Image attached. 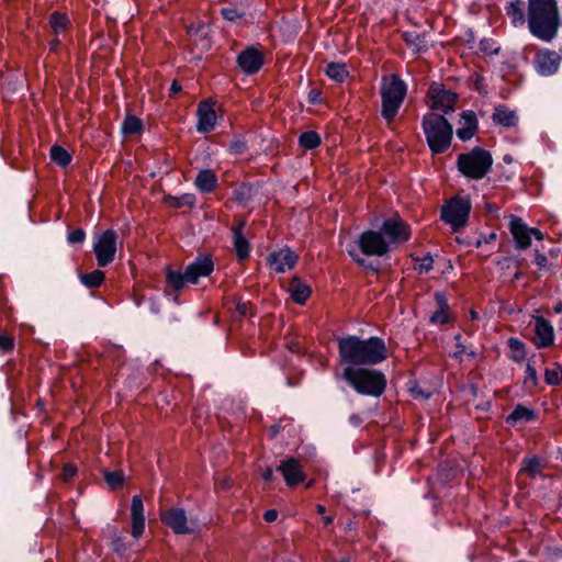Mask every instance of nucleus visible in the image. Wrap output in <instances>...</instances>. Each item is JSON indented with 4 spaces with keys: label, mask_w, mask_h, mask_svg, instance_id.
<instances>
[{
    "label": "nucleus",
    "mask_w": 562,
    "mask_h": 562,
    "mask_svg": "<svg viewBox=\"0 0 562 562\" xmlns=\"http://www.w3.org/2000/svg\"><path fill=\"white\" fill-rule=\"evenodd\" d=\"M493 157L490 151L475 147L458 157V169L467 178L483 179L491 170Z\"/></svg>",
    "instance_id": "6"
},
{
    "label": "nucleus",
    "mask_w": 562,
    "mask_h": 562,
    "mask_svg": "<svg viewBox=\"0 0 562 562\" xmlns=\"http://www.w3.org/2000/svg\"><path fill=\"white\" fill-rule=\"evenodd\" d=\"M535 334V342L539 348L548 347L553 342V327L543 317H536Z\"/></svg>",
    "instance_id": "21"
},
{
    "label": "nucleus",
    "mask_w": 562,
    "mask_h": 562,
    "mask_svg": "<svg viewBox=\"0 0 562 562\" xmlns=\"http://www.w3.org/2000/svg\"><path fill=\"white\" fill-rule=\"evenodd\" d=\"M316 510H317V513H319V514H324V513H325V507H324L323 505H317V506H316Z\"/></svg>",
    "instance_id": "64"
},
{
    "label": "nucleus",
    "mask_w": 562,
    "mask_h": 562,
    "mask_svg": "<svg viewBox=\"0 0 562 562\" xmlns=\"http://www.w3.org/2000/svg\"><path fill=\"white\" fill-rule=\"evenodd\" d=\"M80 279L86 286L97 288L104 280V272L101 270H94L90 273L82 274Z\"/></svg>",
    "instance_id": "34"
},
{
    "label": "nucleus",
    "mask_w": 562,
    "mask_h": 562,
    "mask_svg": "<svg viewBox=\"0 0 562 562\" xmlns=\"http://www.w3.org/2000/svg\"><path fill=\"white\" fill-rule=\"evenodd\" d=\"M262 477L265 481L267 482H270L272 481L273 479V472H272V469L271 468H267L263 473H262Z\"/></svg>",
    "instance_id": "56"
},
{
    "label": "nucleus",
    "mask_w": 562,
    "mask_h": 562,
    "mask_svg": "<svg viewBox=\"0 0 562 562\" xmlns=\"http://www.w3.org/2000/svg\"><path fill=\"white\" fill-rule=\"evenodd\" d=\"M236 308H237V311H238V313H239V314H241V315H246V314H247V308H248V306H247V304H246V303H240V302H239V303L237 304V307H236Z\"/></svg>",
    "instance_id": "57"
},
{
    "label": "nucleus",
    "mask_w": 562,
    "mask_h": 562,
    "mask_svg": "<svg viewBox=\"0 0 562 562\" xmlns=\"http://www.w3.org/2000/svg\"><path fill=\"white\" fill-rule=\"evenodd\" d=\"M432 263H434L432 257L430 255H426L418 262L419 272H428L432 268Z\"/></svg>",
    "instance_id": "45"
},
{
    "label": "nucleus",
    "mask_w": 562,
    "mask_h": 562,
    "mask_svg": "<svg viewBox=\"0 0 562 562\" xmlns=\"http://www.w3.org/2000/svg\"><path fill=\"white\" fill-rule=\"evenodd\" d=\"M342 378L360 394L378 397L386 386L385 375L375 370L346 367Z\"/></svg>",
    "instance_id": "3"
},
{
    "label": "nucleus",
    "mask_w": 562,
    "mask_h": 562,
    "mask_svg": "<svg viewBox=\"0 0 562 562\" xmlns=\"http://www.w3.org/2000/svg\"><path fill=\"white\" fill-rule=\"evenodd\" d=\"M462 120L464 121L465 126H476V117L472 111L464 112L462 114Z\"/></svg>",
    "instance_id": "49"
},
{
    "label": "nucleus",
    "mask_w": 562,
    "mask_h": 562,
    "mask_svg": "<svg viewBox=\"0 0 562 562\" xmlns=\"http://www.w3.org/2000/svg\"><path fill=\"white\" fill-rule=\"evenodd\" d=\"M535 262L537 266L539 267H546L547 265V257L542 254H540L539 251H536V255H535Z\"/></svg>",
    "instance_id": "53"
},
{
    "label": "nucleus",
    "mask_w": 562,
    "mask_h": 562,
    "mask_svg": "<svg viewBox=\"0 0 562 562\" xmlns=\"http://www.w3.org/2000/svg\"><path fill=\"white\" fill-rule=\"evenodd\" d=\"M429 105L434 110H440L445 113L454 110L457 95L450 90L445 89L440 83H432L428 90Z\"/></svg>",
    "instance_id": "12"
},
{
    "label": "nucleus",
    "mask_w": 562,
    "mask_h": 562,
    "mask_svg": "<svg viewBox=\"0 0 562 562\" xmlns=\"http://www.w3.org/2000/svg\"><path fill=\"white\" fill-rule=\"evenodd\" d=\"M288 291L297 304H304L312 293L311 288L297 277L291 280Z\"/></svg>",
    "instance_id": "22"
},
{
    "label": "nucleus",
    "mask_w": 562,
    "mask_h": 562,
    "mask_svg": "<svg viewBox=\"0 0 562 562\" xmlns=\"http://www.w3.org/2000/svg\"><path fill=\"white\" fill-rule=\"evenodd\" d=\"M104 480L110 488L115 490L123 485L124 474L122 471H104Z\"/></svg>",
    "instance_id": "38"
},
{
    "label": "nucleus",
    "mask_w": 562,
    "mask_h": 562,
    "mask_svg": "<svg viewBox=\"0 0 562 562\" xmlns=\"http://www.w3.org/2000/svg\"><path fill=\"white\" fill-rule=\"evenodd\" d=\"M277 471L281 472L288 486H294L305 477L301 464L294 458H290L280 463Z\"/></svg>",
    "instance_id": "17"
},
{
    "label": "nucleus",
    "mask_w": 562,
    "mask_h": 562,
    "mask_svg": "<svg viewBox=\"0 0 562 562\" xmlns=\"http://www.w3.org/2000/svg\"><path fill=\"white\" fill-rule=\"evenodd\" d=\"M265 519L269 522H272L274 520H277L278 518V512L276 509H268L265 515H263Z\"/></svg>",
    "instance_id": "54"
},
{
    "label": "nucleus",
    "mask_w": 562,
    "mask_h": 562,
    "mask_svg": "<svg viewBox=\"0 0 562 562\" xmlns=\"http://www.w3.org/2000/svg\"><path fill=\"white\" fill-rule=\"evenodd\" d=\"M161 521L177 535H190L196 529V521L189 519L182 508H169L160 513Z\"/></svg>",
    "instance_id": "9"
},
{
    "label": "nucleus",
    "mask_w": 562,
    "mask_h": 562,
    "mask_svg": "<svg viewBox=\"0 0 562 562\" xmlns=\"http://www.w3.org/2000/svg\"><path fill=\"white\" fill-rule=\"evenodd\" d=\"M339 356L348 366H372L387 358V348L379 337L360 339L347 336L338 339Z\"/></svg>",
    "instance_id": "1"
},
{
    "label": "nucleus",
    "mask_w": 562,
    "mask_h": 562,
    "mask_svg": "<svg viewBox=\"0 0 562 562\" xmlns=\"http://www.w3.org/2000/svg\"><path fill=\"white\" fill-rule=\"evenodd\" d=\"M237 63L244 72L254 74L261 68L263 57L258 49L248 47L238 55Z\"/></svg>",
    "instance_id": "16"
},
{
    "label": "nucleus",
    "mask_w": 562,
    "mask_h": 562,
    "mask_svg": "<svg viewBox=\"0 0 562 562\" xmlns=\"http://www.w3.org/2000/svg\"><path fill=\"white\" fill-rule=\"evenodd\" d=\"M467 355H468L469 357L475 358V357L477 356V352H476V350H474V349H470V350L468 349Z\"/></svg>",
    "instance_id": "62"
},
{
    "label": "nucleus",
    "mask_w": 562,
    "mask_h": 562,
    "mask_svg": "<svg viewBox=\"0 0 562 562\" xmlns=\"http://www.w3.org/2000/svg\"><path fill=\"white\" fill-rule=\"evenodd\" d=\"M50 159L55 164H57L61 167H66L71 161V155L64 147H61L59 145H54L50 148Z\"/></svg>",
    "instance_id": "27"
},
{
    "label": "nucleus",
    "mask_w": 562,
    "mask_h": 562,
    "mask_svg": "<svg viewBox=\"0 0 562 562\" xmlns=\"http://www.w3.org/2000/svg\"><path fill=\"white\" fill-rule=\"evenodd\" d=\"M509 231L518 249H527L531 245L530 228L521 218L512 215L509 222Z\"/></svg>",
    "instance_id": "18"
},
{
    "label": "nucleus",
    "mask_w": 562,
    "mask_h": 562,
    "mask_svg": "<svg viewBox=\"0 0 562 562\" xmlns=\"http://www.w3.org/2000/svg\"><path fill=\"white\" fill-rule=\"evenodd\" d=\"M121 130L124 135L139 134L143 130V123L137 116L128 114L123 121Z\"/></svg>",
    "instance_id": "26"
},
{
    "label": "nucleus",
    "mask_w": 562,
    "mask_h": 562,
    "mask_svg": "<svg viewBox=\"0 0 562 562\" xmlns=\"http://www.w3.org/2000/svg\"><path fill=\"white\" fill-rule=\"evenodd\" d=\"M116 239L117 235L112 229H108L97 237L93 245V251L100 267H105L114 260L116 252Z\"/></svg>",
    "instance_id": "10"
},
{
    "label": "nucleus",
    "mask_w": 562,
    "mask_h": 562,
    "mask_svg": "<svg viewBox=\"0 0 562 562\" xmlns=\"http://www.w3.org/2000/svg\"><path fill=\"white\" fill-rule=\"evenodd\" d=\"M68 23V18L60 12H54L50 15L49 24L56 34H59L60 32L66 30Z\"/></svg>",
    "instance_id": "36"
},
{
    "label": "nucleus",
    "mask_w": 562,
    "mask_h": 562,
    "mask_svg": "<svg viewBox=\"0 0 562 562\" xmlns=\"http://www.w3.org/2000/svg\"><path fill=\"white\" fill-rule=\"evenodd\" d=\"M194 183L200 191L210 192L216 183V176L211 170H201L198 173Z\"/></svg>",
    "instance_id": "24"
},
{
    "label": "nucleus",
    "mask_w": 562,
    "mask_h": 562,
    "mask_svg": "<svg viewBox=\"0 0 562 562\" xmlns=\"http://www.w3.org/2000/svg\"><path fill=\"white\" fill-rule=\"evenodd\" d=\"M436 301L438 302L439 308L431 315L430 322L434 324H445L448 322L449 316L443 295L437 293Z\"/></svg>",
    "instance_id": "28"
},
{
    "label": "nucleus",
    "mask_w": 562,
    "mask_h": 562,
    "mask_svg": "<svg viewBox=\"0 0 562 562\" xmlns=\"http://www.w3.org/2000/svg\"><path fill=\"white\" fill-rule=\"evenodd\" d=\"M521 4V1L517 0L515 2H510L507 7V14L512 18V22L515 25L524 23Z\"/></svg>",
    "instance_id": "37"
},
{
    "label": "nucleus",
    "mask_w": 562,
    "mask_h": 562,
    "mask_svg": "<svg viewBox=\"0 0 562 562\" xmlns=\"http://www.w3.org/2000/svg\"><path fill=\"white\" fill-rule=\"evenodd\" d=\"M409 392L415 398L427 400L430 397L431 392L424 391L419 385L414 384L409 387Z\"/></svg>",
    "instance_id": "43"
},
{
    "label": "nucleus",
    "mask_w": 562,
    "mask_h": 562,
    "mask_svg": "<svg viewBox=\"0 0 562 562\" xmlns=\"http://www.w3.org/2000/svg\"><path fill=\"white\" fill-rule=\"evenodd\" d=\"M535 418V413L525 406H517L507 417V422L515 424L517 422H528Z\"/></svg>",
    "instance_id": "29"
},
{
    "label": "nucleus",
    "mask_w": 562,
    "mask_h": 562,
    "mask_svg": "<svg viewBox=\"0 0 562 562\" xmlns=\"http://www.w3.org/2000/svg\"><path fill=\"white\" fill-rule=\"evenodd\" d=\"M542 469L541 462L538 458H530L524 461L521 471L530 476H535Z\"/></svg>",
    "instance_id": "39"
},
{
    "label": "nucleus",
    "mask_w": 562,
    "mask_h": 562,
    "mask_svg": "<svg viewBox=\"0 0 562 562\" xmlns=\"http://www.w3.org/2000/svg\"><path fill=\"white\" fill-rule=\"evenodd\" d=\"M349 255L355 259V261L361 266L364 265V259L363 258H360V257H356L355 254H353V250L349 249L348 250Z\"/></svg>",
    "instance_id": "59"
},
{
    "label": "nucleus",
    "mask_w": 562,
    "mask_h": 562,
    "mask_svg": "<svg viewBox=\"0 0 562 562\" xmlns=\"http://www.w3.org/2000/svg\"><path fill=\"white\" fill-rule=\"evenodd\" d=\"M381 232L389 237L391 244L405 241L409 237L408 227L398 217L384 221Z\"/></svg>",
    "instance_id": "13"
},
{
    "label": "nucleus",
    "mask_w": 562,
    "mask_h": 562,
    "mask_svg": "<svg viewBox=\"0 0 562 562\" xmlns=\"http://www.w3.org/2000/svg\"><path fill=\"white\" fill-rule=\"evenodd\" d=\"M361 251L367 256H384L389 252V243L383 238L382 232L367 231L358 239Z\"/></svg>",
    "instance_id": "11"
},
{
    "label": "nucleus",
    "mask_w": 562,
    "mask_h": 562,
    "mask_svg": "<svg viewBox=\"0 0 562 562\" xmlns=\"http://www.w3.org/2000/svg\"><path fill=\"white\" fill-rule=\"evenodd\" d=\"M296 261L297 255L288 247L273 251L268 257V263L277 272H284L286 269H292Z\"/></svg>",
    "instance_id": "14"
},
{
    "label": "nucleus",
    "mask_w": 562,
    "mask_h": 562,
    "mask_svg": "<svg viewBox=\"0 0 562 562\" xmlns=\"http://www.w3.org/2000/svg\"><path fill=\"white\" fill-rule=\"evenodd\" d=\"M299 142L302 147L313 149L321 144V138L316 132L308 131L301 134Z\"/></svg>",
    "instance_id": "33"
},
{
    "label": "nucleus",
    "mask_w": 562,
    "mask_h": 562,
    "mask_svg": "<svg viewBox=\"0 0 562 562\" xmlns=\"http://www.w3.org/2000/svg\"><path fill=\"white\" fill-rule=\"evenodd\" d=\"M508 346L512 351L510 358L514 361L521 362L526 358L525 346L520 340L516 338H510L508 340Z\"/></svg>",
    "instance_id": "32"
},
{
    "label": "nucleus",
    "mask_w": 562,
    "mask_h": 562,
    "mask_svg": "<svg viewBox=\"0 0 562 562\" xmlns=\"http://www.w3.org/2000/svg\"><path fill=\"white\" fill-rule=\"evenodd\" d=\"M326 74L329 78L338 82L342 81L348 76L346 66L339 63L328 64L326 67Z\"/></svg>",
    "instance_id": "31"
},
{
    "label": "nucleus",
    "mask_w": 562,
    "mask_h": 562,
    "mask_svg": "<svg viewBox=\"0 0 562 562\" xmlns=\"http://www.w3.org/2000/svg\"><path fill=\"white\" fill-rule=\"evenodd\" d=\"M424 133L430 149L435 154L446 151L452 139V126L436 113H428L423 121Z\"/></svg>",
    "instance_id": "4"
},
{
    "label": "nucleus",
    "mask_w": 562,
    "mask_h": 562,
    "mask_svg": "<svg viewBox=\"0 0 562 562\" xmlns=\"http://www.w3.org/2000/svg\"><path fill=\"white\" fill-rule=\"evenodd\" d=\"M471 211L469 199L456 196L441 209V218L449 224L453 231L464 227Z\"/></svg>",
    "instance_id": "8"
},
{
    "label": "nucleus",
    "mask_w": 562,
    "mask_h": 562,
    "mask_svg": "<svg viewBox=\"0 0 562 562\" xmlns=\"http://www.w3.org/2000/svg\"><path fill=\"white\" fill-rule=\"evenodd\" d=\"M553 311L558 314L562 313V302H557L553 306Z\"/></svg>",
    "instance_id": "61"
},
{
    "label": "nucleus",
    "mask_w": 562,
    "mask_h": 562,
    "mask_svg": "<svg viewBox=\"0 0 562 562\" xmlns=\"http://www.w3.org/2000/svg\"><path fill=\"white\" fill-rule=\"evenodd\" d=\"M222 15L227 21H235L237 20L240 14L233 8H225L222 10Z\"/></svg>",
    "instance_id": "48"
},
{
    "label": "nucleus",
    "mask_w": 562,
    "mask_h": 562,
    "mask_svg": "<svg viewBox=\"0 0 562 562\" xmlns=\"http://www.w3.org/2000/svg\"><path fill=\"white\" fill-rule=\"evenodd\" d=\"M546 381L549 384H559L562 381V371L560 368L546 371Z\"/></svg>",
    "instance_id": "41"
},
{
    "label": "nucleus",
    "mask_w": 562,
    "mask_h": 562,
    "mask_svg": "<svg viewBox=\"0 0 562 562\" xmlns=\"http://www.w3.org/2000/svg\"><path fill=\"white\" fill-rule=\"evenodd\" d=\"M189 33L191 36L200 37L201 40L206 38L207 31L204 25H199L196 27H190Z\"/></svg>",
    "instance_id": "47"
},
{
    "label": "nucleus",
    "mask_w": 562,
    "mask_h": 562,
    "mask_svg": "<svg viewBox=\"0 0 562 562\" xmlns=\"http://www.w3.org/2000/svg\"><path fill=\"white\" fill-rule=\"evenodd\" d=\"M560 64V56L554 52H539L536 57V67L540 75L549 76L554 74Z\"/></svg>",
    "instance_id": "20"
},
{
    "label": "nucleus",
    "mask_w": 562,
    "mask_h": 562,
    "mask_svg": "<svg viewBox=\"0 0 562 562\" xmlns=\"http://www.w3.org/2000/svg\"><path fill=\"white\" fill-rule=\"evenodd\" d=\"M214 103L211 100L202 101L198 106V125L196 130L200 133H207L212 131L216 123V112L213 108Z\"/></svg>",
    "instance_id": "15"
},
{
    "label": "nucleus",
    "mask_w": 562,
    "mask_h": 562,
    "mask_svg": "<svg viewBox=\"0 0 562 562\" xmlns=\"http://www.w3.org/2000/svg\"><path fill=\"white\" fill-rule=\"evenodd\" d=\"M214 269L213 261L210 257H200L192 263H190L186 271H168L167 280L170 286L176 290H180L186 282L196 283L201 277H207Z\"/></svg>",
    "instance_id": "7"
},
{
    "label": "nucleus",
    "mask_w": 562,
    "mask_h": 562,
    "mask_svg": "<svg viewBox=\"0 0 562 562\" xmlns=\"http://www.w3.org/2000/svg\"><path fill=\"white\" fill-rule=\"evenodd\" d=\"M533 235L536 239H543V234L537 228H530V236Z\"/></svg>",
    "instance_id": "58"
},
{
    "label": "nucleus",
    "mask_w": 562,
    "mask_h": 562,
    "mask_svg": "<svg viewBox=\"0 0 562 562\" xmlns=\"http://www.w3.org/2000/svg\"><path fill=\"white\" fill-rule=\"evenodd\" d=\"M529 29L542 40H551L559 25L558 9L554 0H529Z\"/></svg>",
    "instance_id": "2"
},
{
    "label": "nucleus",
    "mask_w": 562,
    "mask_h": 562,
    "mask_svg": "<svg viewBox=\"0 0 562 562\" xmlns=\"http://www.w3.org/2000/svg\"><path fill=\"white\" fill-rule=\"evenodd\" d=\"M76 467L72 465V464H66L64 468H63V480L67 481L69 480L70 477H72L75 474H76Z\"/></svg>",
    "instance_id": "50"
},
{
    "label": "nucleus",
    "mask_w": 562,
    "mask_h": 562,
    "mask_svg": "<svg viewBox=\"0 0 562 562\" xmlns=\"http://www.w3.org/2000/svg\"><path fill=\"white\" fill-rule=\"evenodd\" d=\"M244 223H239L237 226H234L232 228L233 232V238H234V247L237 252V256L240 260L246 259L249 256L250 246L247 241V239L243 236Z\"/></svg>",
    "instance_id": "23"
},
{
    "label": "nucleus",
    "mask_w": 562,
    "mask_h": 562,
    "mask_svg": "<svg viewBox=\"0 0 562 562\" xmlns=\"http://www.w3.org/2000/svg\"><path fill=\"white\" fill-rule=\"evenodd\" d=\"M406 94V85L397 75L383 77L381 86L382 116L391 122L396 116Z\"/></svg>",
    "instance_id": "5"
},
{
    "label": "nucleus",
    "mask_w": 562,
    "mask_h": 562,
    "mask_svg": "<svg viewBox=\"0 0 562 562\" xmlns=\"http://www.w3.org/2000/svg\"><path fill=\"white\" fill-rule=\"evenodd\" d=\"M493 120L503 126H513L517 122V116L514 111L499 106L495 109Z\"/></svg>",
    "instance_id": "25"
},
{
    "label": "nucleus",
    "mask_w": 562,
    "mask_h": 562,
    "mask_svg": "<svg viewBox=\"0 0 562 562\" xmlns=\"http://www.w3.org/2000/svg\"><path fill=\"white\" fill-rule=\"evenodd\" d=\"M215 484H216V486H220L222 488H227L231 486V481H229L228 476L217 475L215 477Z\"/></svg>",
    "instance_id": "52"
},
{
    "label": "nucleus",
    "mask_w": 562,
    "mask_h": 562,
    "mask_svg": "<svg viewBox=\"0 0 562 562\" xmlns=\"http://www.w3.org/2000/svg\"><path fill=\"white\" fill-rule=\"evenodd\" d=\"M350 422H351L352 424L357 425V424H359V422H360V420H359V417H358V416H355V415H353V416H351V417H350Z\"/></svg>",
    "instance_id": "63"
},
{
    "label": "nucleus",
    "mask_w": 562,
    "mask_h": 562,
    "mask_svg": "<svg viewBox=\"0 0 562 562\" xmlns=\"http://www.w3.org/2000/svg\"><path fill=\"white\" fill-rule=\"evenodd\" d=\"M165 203L171 207H181L183 205L192 206L194 203V196L192 194H183L180 198L166 195Z\"/></svg>",
    "instance_id": "35"
},
{
    "label": "nucleus",
    "mask_w": 562,
    "mask_h": 562,
    "mask_svg": "<svg viewBox=\"0 0 562 562\" xmlns=\"http://www.w3.org/2000/svg\"><path fill=\"white\" fill-rule=\"evenodd\" d=\"M232 149L234 150L235 154H241L245 149V144L241 142L235 143L232 146Z\"/></svg>",
    "instance_id": "55"
},
{
    "label": "nucleus",
    "mask_w": 562,
    "mask_h": 562,
    "mask_svg": "<svg viewBox=\"0 0 562 562\" xmlns=\"http://www.w3.org/2000/svg\"><path fill=\"white\" fill-rule=\"evenodd\" d=\"M456 351L452 353V357L462 361V356L468 352V347L460 341V335L456 336Z\"/></svg>",
    "instance_id": "42"
},
{
    "label": "nucleus",
    "mask_w": 562,
    "mask_h": 562,
    "mask_svg": "<svg viewBox=\"0 0 562 562\" xmlns=\"http://www.w3.org/2000/svg\"><path fill=\"white\" fill-rule=\"evenodd\" d=\"M533 361L529 360L526 368L525 383L531 386L537 385V371L533 367Z\"/></svg>",
    "instance_id": "40"
},
{
    "label": "nucleus",
    "mask_w": 562,
    "mask_h": 562,
    "mask_svg": "<svg viewBox=\"0 0 562 562\" xmlns=\"http://www.w3.org/2000/svg\"><path fill=\"white\" fill-rule=\"evenodd\" d=\"M85 237L86 233L82 229H76L68 235L67 240L70 244H80L83 241Z\"/></svg>",
    "instance_id": "46"
},
{
    "label": "nucleus",
    "mask_w": 562,
    "mask_h": 562,
    "mask_svg": "<svg viewBox=\"0 0 562 562\" xmlns=\"http://www.w3.org/2000/svg\"><path fill=\"white\" fill-rule=\"evenodd\" d=\"M180 90H181V86H179L177 81H173L170 87V92L178 93Z\"/></svg>",
    "instance_id": "60"
},
{
    "label": "nucleus",
    "mask_w": 562,
    "mask_h": 562,
    "mask_svg": "<svg viewBox=\"0 0 562 562\" xmlns=\"http://www.w3.org/2000/svg\"><path fill=\"white\" fill-rule=\"evenodd\" d=\"M475 130L476 126H464L457 131V135L460 139L468 140L474 135Z\"/></svg>",
    "instance_id": "44"
},
{
    "label": "nucleus",
    "mask_w": 562,
    "mask_h": 562,
    "mask_svg": "<svg viewBox=\"0 0 562 562\" xmlns=\"http://www.w3.org/2000/svg\"><path fill=\"white\" fill-rule=\"evenodd\" d=\"M132 536L138 539L145 530L144 505L139 495L132 498L131 504Z\"/></svg>",
    "instance_id": "19"
},
{
    "label": "nucleus",
    "mask_w": 562,
    "mask_h": 562,
    "mask_svg": "<svg viewBox=\"0 0 562 562\" xmlns=\"http://www.w3.org/2000/svg\"><path fill=\"white\" fill-rule=\"evenodd\" d=\"M12 347H13L12 338L0 334V350H9Z\"/></svg>",
    "instance_id": "51"
},
{
    "label": "nucleus",
    "mask_w": 562,
    "mask_h": 562,
    "mask_svg": "<svg viewBox=\"0 0 562 562\" xmlns=\"http://www.w3.org/2000/svg\"><path fill=\"white\" fill-rule=\"evenodd\" d=\"M404 41L412 46L415 50H422L428 47L429 43L426 38V35H419L417 33L411 32L404 34Z\"/></svg>",
    "instance_id": "30"
}]
</instances>
